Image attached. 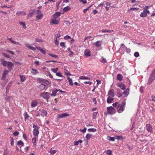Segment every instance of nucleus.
Instances as JSON below:
<instances>
[{"mask_svg":"<svg viewBox=\"0 0 155 155\" xmlns=\"http://www.w3.org/2000/svg\"><path fill=\"white\" fill-rule=\"evenodd\" d=\"M56 75L58 76V77H63V76L61 74V73L60 72H58V73H57L56 74Z\"/></svg>","mask_w":155,"mask_h":155,"instance_id":"63","label":"nucleus"},{"mask_svg":"<svg viewBox=\"0 0 155 155\" xmlns=\"http://www.w3.org/2000/svg\"><path fill=\"white\" fill-rule=\"evenodd\" d=\"M38 139V137H34L32 139V142L33 144L34 147H35L36 145V140Z\"/></svg>","mask_w":155,"mask_h":155,"instance_id":"17","label":"nucleus"},{"mask_svg":"<svg viewBox=\"0 0 155 155\" xmlns=\"http://www.w3.org/2000/svg\"><path fill=\"white\" fill-rule=\"evenodd\" d=\"M88 132H94L96 131V129L95 128H89L87 130Z\"/></svg>","mask_w":155,"mask_h":155,"instance_id":"44","label":"nucleus"},{"mask_svg":"<svg viewBox=\"0 0 155 155\" xmlns=\"http://www.w3.org/2000/svg\"><path fill=\"white\" fill-rule=\"evenodd\" d=\"M150 13V11L149 10H143V11L141 13L140 15L141 17L145 18L147 16L148 14Z\"/></svg>","mask_w":155,"mask_h":155,"instance_id":"4","label":"nucleus"},{"mask_svg":"<svg viewBox=\"0 0 155 155\" xmlns=\"http://www.w3.org/2000/svg\"><path fill=\"white\" fill-rule=\"evenodd\" d=\"M139 8H131L128 9L127 11L129 12H130L131 11H137L139 10Z\"/></svg>","mask_w":155,"mask_h":155,"instance_id":"29","label":"nucleus"},{"mask_svg":"<svg viewBox=\"0 0 155 155\" xmlns=\"http://www.w3.org/2000/svg\"><path fill=\"white\" fill-rule=\"evenodd\" d=\"M27 47L33 51H35L36 50V49L35 48L31 46H27Z\"/></svg>","mask_w":155,"mask_h":155,"instance_id":"58","label":"nucleus"},{"mask_svg":"<svg viewBox=\"0 0 155 155\" xmlns=\"http://www.w3.org/2000/svg\"><path fill=\"white\" fill-rule=\"evenodd\" d=\"M155 79V75H153L152 74H151L150 77L148 81V84L150 85L152 83V82Z\"/></svg>","mask_w":155,"mask_h":155,"instance_id":"5","label":"nucleus"},{"mask_svg":"<svg viewBox=\"0 0 155 155\" xmlns=\"http://www.w3.org/2000/svg\"><path fill=\"white\" fill-rule=\"evenodd\" d=\"M69 39H71V37L70 36H68V35H66L65 36H64V39H65V40H68Z\"/></svg>","mask_w":155,"mask_h":155,"instance_id":"62","label":"nucleus"},{"mask_svg":"<svg viewBox=\"0 0 155 155\" xmlns=\"http://www.w3.org/2000/svg\"><path fill=\"white\" fill-rule=\"evenodd\" d=\"M33 127L34 128V129H39L40 128L39 126H38L37 125H35V124L33 125Z\"/></svg>","mask_w":155,"mask_h":155,"instance_id":"59","label":"nucleus"},{"mask_svg":"<svg viewBox=\"0 0 155 155\" xmlns=\"http://www.w3.org/2000/svg\"><path fill=\"white\" fill-rule=\"evenodd\" d=\"M0 61L1 62V64L3 66L6 67L8 64V62L4 60L2 58L0 59Z\"/></svg>","mask_w":155,"mask_h":155,"instance_id":"15","label":"nucleus"},{"mask_svg":"<svg viewBox=\"0 0 155 155\" xmlns=\"http://www.w3.org/2000/svg\"><path fill=\"white\" fill-rule=\"evenodd\" d=\"M8 73V71L7 70H4L3 73L2 75L1 78V79L2 80H4L6 78V75Z\"/></svg>","mask_w":155,"mask_h":155,"instance_id":"10","label":"nucleus"},{"mask_svg":"<svg viewBox=\"0 0 155 155\" xmlns=\"http://www.w3.org/2000/svg\"><path fill=\"white\" fill-rule=\"evenodd\" d=\"M146 127L148 131L152 133L153 132V128L149 124H147L146 125Z\"/></svg>","mask_w":155,"mask_h":155,"instance_id":"9","label":"nucleus"},{"mask_svg":"<svg viewBox=\"0 0 155 155\" xmlns=\"http://www.w3.org/2000/svg\"><path fill=\"white\" fill-rule=\"evenodd\" d=\"M110 97H108L107 99V102L108 103H111L114 100L113 98Z\"/></svg>","mask_w":155,"mask_h":155,"instance_id":"32","label":"nucleus"},{"mask_svg":"<svg viewBox=\"0 0 155 155\" xmlns=\"http://www.w3.org/2000/svg\"><path fill=\"white\" fill-rule=\"evenodd\" d=\"M37 48L42 53H43L44 54H46V52L41 47H38Z\"/></svg>","mask_w":155,"mask_h":155,"instance_id":"34","label":"nucleus"},{"mask_svg":"<svg viewBox=\"0 0 155 155\" xmlns=\"http://www.w3.org/2000/svg\"><path fill=\"white\" fill-rule=\"evenodd\" d=\"M57 151V150H52V148L51 149L50 151V153L52 154H55Z\"/></svg>","mask_w":155,"mask_h":155,"instance_id":"48","label":"nucleus"},{"mask_svg":"<svg viewBox=\"0 0 155 155\" xmlns=\"http://www.w3.org/2000/svg\"><path fill=\"white\" fill-rule=\"evenodd\" d=\"M8 39L12 43L16 44V45H19V42L15 41L12 40V38H8Z\"/></svg>","mask_w":155,"mask_h":155,"instance_id":"26","label":"nucleus"},{"mask_svg":"<svg viewBox=\"0 0 155 155\" xmlns=\"http://www.w3.org/2000/svg\"><path fill=\"white\" fill-rule=\"evenodd\" d=\"M17 145L19 146L21 145L22 146H24V144L23 142L21 140H19L18 141L17 143Z\"/></svg>","mask_w":155,"mask_h":155,"instance_id":"46","label":"nucleus"},{"mask_svg":"<svg viewBox=\"0 0 155 155\" xmlns=\"http://www.w3.org/2000/svg\"><path fill=\"white\" fill-rule=\"evenodd\" d=\"M43 16V15L41 13V14H39L37 15L36 17V18L37 19L39 20L41 19Z\"/></svg>","mask_w":155,"mask_h":155,"instance_id":"38","label":"nucleus"},{"mask_svg":"<svg viewBox=\"0 0 155 155\" xmlns=\"http://www.w3.org/2000/svg\"><path fill=\"white\" fill-rule=\"evenodd\" d=\"M19 24L23 26V27L25 29V28H26V25L25 23L20 22L19 23Z\"/></svg>","mask_w":155,"mask_h":155,"instance_id":"52","label":"nucleus"},{"mask_svg":"<svg viewBox=\"0 0 155 155\" xmlns=\"http://www.w3.org/2000/svg\"><path fill=\"white\" fill-rule=\"evenodd\" d=\"M82 142V141L81 140H79L78 141H74V145L77 146L79 143H81Z\"/></svg>","mask_w":155,"mask_h":155,"instance_id":"37","label":"nucleus"},{"mask_svg":"<svg viewBox=\"0 0 155 155\" xmlns=\"http://www.w3.org/2000/svg\"><path fill=\"white\" fill-rule=\"evenodd\" d=\"M11 85V84H8V86H7V87H6V94H7V93L8 92V91H9V89L10 88V87Z\"/></svg>","mask_w":155,"mask_h":155,"instance_id":"51","label":"nucleus"},{"mask_svg":"<svg viewBox=\"0 0 155 155\" xmlns=\"http://www.w3.org/2000/svg\"><path fill=\"white\" fill-rule=\"evenodd\" d=\"M46 87V86L44 84H42L39 86V89L40 91L43 90Z\"/></svg>","mask_w":155,"mask_h":155,"instance_id":"25","label":"nucleus"},{"mask_svg":"<svg viewBox=\"0 0 155 155\" xmlns=\"http://www.w3.org/2000/svg\"><path fill=\"white\" fill-rule=\"evenodd\" d=\"M92 134H88L86 136V138L87 140H88L92 137Z\"/></svg>","mask_w":155,"mask_h":155,"instance_id":"41","label":"nucleus"},{"mask_svg":"<svg viewBox=\"0 0 155 155\" xmlns=\"http://www.w3.org/2000/svg\"><path fill=\"white\" fill-rule=\"evenodd\" d=\"M97 112H94L93 114V117L94 119L96 118V117L97 115Z\"/></svg>","mask_w":155,"mask_h":155,"instance_id":"61","label":"nucleus"},{"mask_svg":"<svg viewBox=\"0 0 155 155\" xmlns=\"http://www.w3.org/2000/svg\"><path fill=\"white\" fill-rule=\"evenodd\" d=\"M104 152L108 154L109 155H110L112 154V152L110 150H106Z\"/></svg>","mask_w":155,"mask_h":155,"instance_id":"49","label":"nucleus"},{"mask_svg":"<svg viewBox=\"0 0 155 155\" xmlns=\"http://www.w3.org/2000/svg\"><path fill=\"white\" fill-rule=\"evenodd\" d=\"M32 71L31 73L34 74H35L38 73V72L37 70L33 68L32 69Z\"/></svg>","mask_w":155,"mask_h":155,"instance_id":"42","label":"nucleus"},{"mask_svg":"<svg viewBox=\"0 0 155 155\" xmlns=\"http://www.w3.org/2000/svg\"><path fill=\"white\" fill-rule=\"evenodd\" d=\"M51 71L54 73H57V71L58 70V68H53L51 69Z\"/></svg>","mask_w":155,"mask_h":155,"instance_id":"54","label":"nucleus"},{"mask_svg":"<svg viewBox=\"0 0 155 155\" xmlns=\"http://www.w3.org/2000/svg\"><path fill=\"white\" fill-rule=\"evenodd\" d=\"M107 111L108 113L110 114H113L116 112V110L112 106L108 107H107Z\"/></svg>","mask_w":155,"mask_h":155,"instance_id":"3","label":"nucleus"},{"mask_svg":"<svg viewBox=\"0 0 155 155\" xmlns=\"http://www.w3.org/2000/svg\"><path fill=\"white\" fill-rule=\"evenodd\" d=\"M70 9L71 8L69 6H67L64 8L63 10L65 12H67L70 10Z\"/></svg>","mask_w":155,"mask_h":155,"instance_id":"47","label":"nucleus"},{"mask_svg":"<svg viewBox=\"0 0 155 155\" xmlns=\"http://www.w3.org/2000/svg\"><path fill=\"white\" fill-rule=\"evenodd\" d=\"M60 15V13L59 12H56L53 15V17H54V18L56 19L58 18Z\"/></svg>","mask_w":155,"mask_h":155,"instance_id":"35","label":"nucleus"},{"mask_svg":"<svg viewBox=\"0 0 155 155\" xmlns=\"http://www.w3.org/2000/svg\"><path fill=\"white\" fill-rule=\"evenodd\" d=\"M81 80H89L90 78L87 77L83 76L80 77L79 78Z\"/></svg>","mask_w":155,"mask_h":155,"instance_id":"33","label":"nucleus"},{"mask_svg":"<svg viewBox=\"0 0 155 155\" xmlns=\"http://www.w3.org/2000/svg\"><path fill=\"white\" fill-rule=\"evenodd\" d=\"M64 74L67 76H68V75H71V74H70L69 72L67 70H65Z\"/></svg>","mask_w":155,"mask_h":155,"instance_id":"50","label":"nucleus"},{"mask_svg":"<svg viewBox=\"0 0 155 155\" xmlns=\"http://www.w3.org/2000/svg\"><path fill=\"white\" fill-rule=\"evenodd\" d=\"M115 139H117L118 140L121 139H122V137L121 136H116L115 137Z\"/></svg>","mask_w":155,"mask_h":155,"instance_id":"57","label":"nucleus"},{"mask_svg":"<svg viewBox=\"0 0 155 155\" xmlns=\"http://www.w3.org/2000/svg\"><path fill=\"white\" fill-rule=\"evenodd\" d=\"M126 102L125 100H124L122 104L120 105L119 109L117 110V111L119 113H121L124 110V106L126 104Z\"/></svg>","mask_w":155,"mask_h":155,"instance_id":"2","label":"nucleus"},{"mask_svg":"<svg viewBox=\"0 0 155 155\" xmlns=\"http://www.w3.org/2000/svg\"><path fill=\"white\" fill-rule=\"evenodd\" d=\"M67 79L68 80L69 84L71 86H72L73 85V83L72 82V79L69 77L67 78Z\"/></svg>","mask_w":155,"mask_h":155,"instance_id":"31","label":"nucleus"},{"mask_svg":"<svg viewBox=\"0 0 155 155\" xmlns=\"http://www.w3.org/2000/svg\"><path fill=\"white\" fill-rule=\"evenodd\" d=\"M69 115L67 113H64L61 114H58L57 117L59 118H63L64 117L69 116Z\"/></svg>","mask_w":155,"mask_h":155,"instance_id":"6","label":"nucleus"},{"mask_svg":"<svg viewBox=\"0 0 155 155\" xmlns=\"http://www.w3.org/2000/svg\"><path fill=\"white\" fill-rule=\"evenodd\" d=\"M123 78V76L121 74H118L117 75V79L119 81H121Z\"/></svg>","mask_w":155,"mask_h":155,"instance_id":"22","label":"nucleus"},{"mask_svg":"<svg viewBox=\"0 0 155 155\" xmlns=\"http://www.w3.org/2000/svg\"><path fill=\"white\" fill-rule=\"evenodd\" d=\"M129 89L127 88L124 91L123 94L125 95L126 97H127L129 94Z\"/></svg>","mask_w":155,"mask_h":155,"instance_id":"30","label":"nucleus"},{"mask_svg":"<svg viewBox=\"0 0 155 155\" xmlns=\"http://www.w3.org/2000/svg\"><path fill=\"white\" fill-rule=\"evenodd\" d=\"M117 85L122 90H124L125 88V85L124 84L119 83Z\"/></svg>","mask_w":155,"mask_h":155,"instance_id":"21","label":"nucleus"},{"mask_svg":"<svg viewBox=\"0 0 155 155\" xmlns=\"http://www.w3.org/2000/svg\"><path fill=\"white\" fill-rule=\"evenodd\" d=\"M41 115L43 117L46 116L47 114V111L44 109H41L40 110Z\"/></svg>","mask_w":155,"mask_h":155,"instance_id":"8","label":"nucleus"},{"mask_svg":"<svg viewBox=\"0 0 155 155\" xmlns=\"http://www.w3.org/2000/svg\"><path fill=\"white\" fill-rule=\"evenodd\" d=\"M36 10L35 9H33V11L31 12H30L28 14L27 17L28 18L29 17H31L34 14V12Z\"/></svg>","mask_w":155,"mask_h":155,"instance_id":"28","label":"nucleus"},{"mask_svg":"<svg viewBox=\"0 0 155 155\" xmlns=\"http://www.w3.org/2000/svg\"><path fill=\"white\" fill-rule=\"evenodd\" d=\"M14 67V64L13 63L10 62H8L7 64V67L9 71H11L12 68Z\"/></svg>","mask_w":155,"mask_h":155,"instance_id":"14","label":"nucleus"},{"mask_svg":"<svg viewBox=\"0 0 155 155\" xmlns=\"http://www.w3.org/2000/svg\"><path fill=\"white\" fill-rule=\"evenodd\" d=\"M26 15V13L24 11H18L16 13V15L18 16H19L20 15Z\"/></svg>","mask_w":155,"mask_h":155,"instance_id":"18","label":"nucleus"},{"mask_svg":"<svg viewBox=\"0 0 155 155\" xmlns=\"http://www.w3.org/2000/svg\"><path fill=\"white\" fill-rule=\"evenodd\" d=\"M38 101L36 100H32L31 103V107H35L37 106Z\"/></svg>","mask_w":155,"mask_h":155,"instance_id":"11","label":"nucleus"},{"mask_svg":"<svg viewBox=\"0 0 155 155\" xmlns=\"http://www.w3.org/2000/svg\"><path fill=\"white\" fill-rule=\"evenodd\" d=\"M40 96L46 100L48 102V99L50 98V93L48 92L41 93L40 94Z\"/></svg>","mask_w":155,"mask_h":155,"instance_id":"1","label":"nucleus"},{"mask_svg":"<svg viewBox=\"0 0 155 155\" xmlns=\"http://www.w3.org/2000/svg\"><path fill=\"white\" fill-rule=\"evenodd\" d=\"M94 45L97 47H100L101 45V41H97L96 42L94 43Z\"/></svg>","mask_w":155,"mask_h":155,"instance_id":"24","label":"nucleus"},{"mask_svg":"<svg viewBox=\"0 0 155 155\" xmlns=\"http://www.w3.org/2000/svg\"><path fill=\"white\" fill-rule=\"evenodd\" d=\"M20 81L21 82H23L25 80L26 78L23 75H20Z\"/></svg>","mask_w":155,"mask_h":155,"instance_id":"36","label":"nucleus"},{"mask_svg":"<svg viewBox=\"0 0 155 155\" xmlns=\"http://www.w3.org/2000/svg\"><path fill=\"white\" fill-rule=\"evenodd\" d=\"M39 81H41L42 82L45 83L47 85H49L50 84V82L49 81L45 79H42L41 78L39 79Z\"/></svg>","mask_w":155,"mask_h":155,"instance_id":"19","label":"nucleus"},{"mask_svg":"<svg viewBox=\"0 0 155 155\" xmlns=\"http://www.w3.org/2000/svg\"><path fill=\"white\" fill-rule=\"evenodd\" d=\"M120 105V104L117 102L113 104V106L115 107H116L117 108H119Z\"/></svg>","mask_w":155,"mask_h":155,"instance_id":"39","label":"nucleus"},{"mask_svg":"<svg viewBox=\"0 0 155 155\" xmlns=\"http://www.w3.org/2000/svg\"><path fill=\"white\" fill-rule=\"evenodd\" d=\"M61 31H59L58 34L55 35V37L57 38H59L61 36L60 35Z\"/></svg>","mask_w":155,"mask_h":155,"instance_id":"60","label":"nucleus"},{"mask_svg":"<svg viewBox=\"0 0 155 155\" xmlns=\"http://www.w3.org/2000/svg\"><path fill=\"white\" fill-rule=\"evenodd\" d=\"M101 31L103 32H112L113 31V30H109L107 29H103L101 30Z\"/></svg>","mask_w":155,"mask_h":155,"instance_id":"43","label":"nucleus"},{"mask_svg":"<svg viewBox=\"0 0 155 155\" xmlns=\"http://www.w3.org/2000/svg\"><path fill=\"white\" fill-rule=\"evenodd\" d=\"M84 54L86 56H90L91 55V51L89 50H86L84 52Z\"/></svg>","mask_w":155,"mask_h":155,"instance_id":"20","label":"nucleus"},{"mask_svg":"<svg viewBox=\"0 0 155 155\" xmlns=\"http://www.w3.org/2000/svg\"><path fill=\"white\" fill-rule=\"evenodd\" d=\"M2 55L4 57H7V58H10L11 57V56L9 54H7L5 53H2Z\"/></svg>","mask_w":155,"mask_h":155,"instance_id":"56","label":"nucleus"},{"mask_svg":"<svg viewBox=\"0 0 155 155\" xmlns=\"http://www.w3.org/2000/svg\"><path fill=\"white\" fill-rule=\"evenodd\" d=\"M35 41L38 42H42L43 41V40L41 39H39L38 38H36Z\"/></svg>","mask_w":155,"mask_h":155,"instance_id":"53","label":"nucleus"},{"mask_svg":"<svg viewBox=\"0 0 155 155\" xmlns=\"http://www.w3.org/2000/svg\"><path fill=\"white\" fill-rule=\"evenodd\" d=\"M108 96V97H114V90L113 89H111L109 91Z\"/></svg>","mask_w":155,"mask_h":155,"instance_id":"7","label":"nucleus"},{"mask_svg":"<svg viewBox=\"0 0 155 155\" xmlns=\"http://www.w3.org/2000/svg\"><path fill=\"white\" fill-rule=\"evenodd\" d=\"M59 20L60 19L58 18V19H57L55 18H54L53 19H51V21L50 22V24L52 23L55 25H57L59 22Z\"/></svg>","mask_w":155,"mask_h":155,"instance_id":"12","label":"nucleus"},{"mask_svg":"<svg viewBox=\"0 0 155 155\" xmlns=\"http://www.w3.org/2000/svg\"><path fill=\"white\" fill-rule=\"evenodd\" d=\"M24 117L25 121H26L29 117V116L26 112H25L23 114Z\"/></svg>","mask_w":155,"mask_h":155,"instance_id":"23","label":"nucleus"},{"mask_svg":"<svg viewBox=\"0 0 155 155\" xmlns=\"http://www.w3.org/2000/svg\"><path fill=\"white\" fill-rule=\"evenodd\" d=\"M39 129H33V133L34 137H38L39 134Z\"/></svg>","mask_w":155,"mask_h":155,"instance_id":"13","label":"nucleus"},{"mask_svg":"<svg viewBox=\"0 0 155 155\" xmlns=\"http://www.w3.org/2000/svg\"><path fill=\"white\" fill-rule=\"evenodd\" d=\"M121 47H120V50H122V49H125L126 48V47L125 46L124 44H121Z\"/></svg>","mask_w":155,"mask_h":155,"instance_id":"55","label":"nucleus"},{"mask_svg":"<svg viewBox=\"0 0 155 155\" xmlns=\"http://www.w3.org/2000/svg\"><path fill=\"white\" fill-rule=\"evenodd\" d=\"M107 139L109 140L114 141L115 140V137H112L110 136H108L107 137Z\"/></svg>","mask_w":155,"mask_h":155,"instance_id":"40","label":"nucleus"},{"mask_svg":"<svg viewBox=\"0 0 155 155\" xmlns=\"http://www.w3.org/2000/svg\"><path fill=\"white\" fill-rule=\"evenodd\" d=\"M48 55L52 57H53L56 58H59L58 56L57 55L53 54L51 53H49Z\"/></svg>","mask_w":155,"mask_h":155,"instance_id":"45","label":"nucleus"},{"mask_svg":"<svg viewBox=\"0 0 155 155\" xmlns=\"http://www.w3.org/2000/svg\"><path fill=\"white\" fill-rule=\"evenodd\" d=\"M8 39L12 43L16 44V45H19V42L15 41L12 40V38H8Z\"/></svg>","mask_w":155,"mask_h":155,"instance_id":"27","label":"nucleus"},{"mask_svg":"<svg viewBox=\"0 0 155 155\" xmlns=\"http://www.w3.org/2000/svg\"><path fill=\"white\" fill-rule=\"evenodd\" d=\"M65 42H61L60 43V45L61 47H65Z\"/></svg>","mask_w":155,"mask_h":155,"instance_id":"64","label":"nucleus"},{"mask_svg":"<svg viewBox=\"0 0 155 155\" xmlns=\"http://www.w3.org/2000/svg\"><path fill=\"white\" fill-rule=\"evenodd\" d=\"M58 91L57 89H54L52 91V93L51 94V96L52 97H54L56 95V94Z\"/></svg>","mask_w":155,"mask_h":155,"instance_id":"16","label":"nucleus"}]
</instances>
